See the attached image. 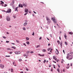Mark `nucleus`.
Listing matches in <instances>:
<instances>
[{
  "instance_id": "f257e3e1",
  "label": "nucleus",
  "mask_w": 73,
  "mask_h": 73,
  "mask_svg": "<svg viewBox=\"0 0 73 73\" xmlns=\"http://www.w3.org/2000/svg\"><path fill=\"white\" fill-rule=\"evenodd\" d=\"M51 20L54 21V23L55 24H56V23L57 22V21H56V19H55V18L54 17H52L51 18Z\"/></svg>"
},
{
  "instance_id": "f03ea898",
  "label": "nucleus",
  "mask_w": 73,
  "mask_h": 73,
  "mask_svg": "<svg viewBox=\"0 0 73 73\" xmlns=\"http://www.w3.org/2000/svg\"><path fill=\"white\" fill-rule=\"evenodd\" d=\"M11 9H8L7 11H6V13H11Z\"/></svg>"
},
{
  "instance_id": "7ed1b4c3",
  "label": "nucleus",
  "mask_w": 73,
  "mask_h": 73,
  "mask_svg": "<svg viewBox=\"0 0 73 73\" xmlns=\"http://www.w3.org/2000/svg\"><path fill=\"white\" fill-rule=\"evenodd\" d=\"M72 58H73V56L71 55H70V56L69 57V58H68V60H72Z\"/></svg>"
},
{
  "instance_id": "20e7f679",
  "label": "nucleus",
  "mask_w": 73,
  "mask_h": 73,
  "mask_svg": "<svg viewBox=\"0 0 73 73\" xmlns=\"http://www.w3.org/2000/svg\"><path fill=\"white\" fill-rule=\"evenodd\" d=\"M6 20L8 21H10V20H11V19H10V18L8 16H7V17Z\"/></svg>"
},
{
  "instance_id": "39448f33",
  "label": "nucleus",
  "mask_w": 73,
  "mask_h": 73,
  "mask_svg": "<svg viewBox=\"0 0 73 73\" xmlns=\"http://www.w3.org/2000/svg\"><path fill=\"white\" fill-rule=\"evenodd\" d=\"M70 56V54H69V53H68L67 55V56L66 57L67 59H68Z\"/></svg>"
},
{
  "instance_id": "423d86ee",
  "label": "nucleus",
  "mask_w": 73,
  "mask_h": 73,
  "mask_svg": "<svg viewBox=\"0 0 73 73\" xmlns=\"http://www.w3.org/2000/svg\"><path fill=\"white\" fill-rule=\"evenodd\" d=\"M0 67L2 69H3V68L4 67V65L2 64H0Z\"/></svg>"
},
{
  "instance_id": "0eeeda50",
  "label": "nucleus",
  "mask_w": 73,
  "mask_h": 73,
  "mask_svg": "<svg viewBox=\"0 0 73 73\" xmlns=\"http://www.w3.org/2000/svg\"><path fill=\"white\" fill-rule=\"evenodd\" d=\"M15 53L16 54H20L21 52L20 51H15Z\"/></svg>"
},
{
  "instance_id": "6e6552de",
  "label": "nucleus",
  "mask_w": 73,
  "mask_h": 73,
  "mask_svg": "<svg viewBox=\"0 0 73 73\" xmlns=\"http://www.w3.org/2000/svg\"><path fill=\"white\" fill-rule=\"evenodd\" d=\"M56 53L57 54H58V50L56 49Z\"/></svg>"
},
{
  "instance_id": "1a4fd4ad",
  "label": "nucleus",
  "mask_w": 73,
  "mask_h": 73,
  "mask_svg": "<svg viewBox=\"0 0 73 73\" xmlns=\"http://www.w3.org/2000/svg\"><path fill=\"white\" fill-rule=\"evenodd\" d=\"M11 5H12V8H13V9H15V5H14L11 4Z\"/></svg>"
},
{
  "instance_id": "9d476101",
  "label": "nucleus",
  "mask_w": 73,
  "mask_h": 73,
  "mask_svg": "<svg viewBox=\"0 0 73 73\" xmlns=\"http://www.w3.org/2000/svg\"><path fill=\"white\" fill-rule=\"evenodd\" d=\"M25 12L26 13L28 12V9H25Z\"/></svg>"
},
{
  "instance_id": "9b49d317",
  "label": "nucleus",
  "mask_w": 73,
  "mask_h": 73,
  "mask_svg": "<svg viewBox=\"0 0 73 73\" xmlns=\"http://www.w3.org/2000/svg\"><path fill=\"white\" fill-rule=\"evenodd\" d=\"M27 24H28V23H27V22H25L24 24L23 25L24 26H26V25H27Z\"/></svg>"
},
{
  "instance_id": "f8f14e48",
  "label": "nucleus",
  "mask_w": 73,
  "mask_h": 73,
  "mask_svg": "<svg viewBox=\"0 0 73 73\" xmlns=\"http://www.w3.org/2000/svg\"><path fill=\"white\" fill-rule=\"evenodd\" d=\"M12 0V2L11 3L12 5H13V4H14V3H15V0Z\"/></svg>"
},
{
  "instance_id": "ddd939ff",
  "label": "nucleus",
  "mask_w": 73,
  "mask_h": 73,
  "mask_svg": "<svg viewBox=\"0 0 73 73\" xmlns=\"http://www.w3.org/2000/svg\"><path fill=\"white\" fill-rule=\"evenodd\" d=\"M19 7H21V8H23V5L21 4L19 5Z\"/></svg>"
},
{
  "instance_id": "4468645a",
  "label": "nucleus",
  "mask_w": 73,
  "mask_h": 73,
  "mask_svg": "<svg viewBox=\"0 0 73 73\" xmlns=\"http://www.w3.org/2000/svg\"><path fill=\"white\" fill-rule=\"evenodd\" d=\"M28 56V54H25L23 55V56H24V57H25V56Z\"/></svg>"
},
{
  "instance_id": "2eb2a0df",
  "label": "nucleus",
  "mask_w": 73,
  "mask_h": 73,
  "mask_svg": "<svg viewBox=\"0 0 73 73\" xmlns=\"http://www.w3.org/2000/svg\"><path fill=\"white\" fill-rule=\"evenodd\" d=\"M23 6H24V7H25V6H26L27 5V4L26 3H23Z\"/></svg>"
},
{
  "instance_id": "dca6fc26",
  "label": "nucleus",
  "mask_w": 73,
  "mask_h": 73,
  "mask_svg": "<svg viewBox=\"0 0 73 73\" xmlns=\"http://www.w3.org/2000/svg\"><path fill=\"white\" fill-rule=\"evenodd\" d=\"M47 21H48V23L49 24V23H50V19L48 20Z\"/></svg>"
},
{
  "instance_id": "f3484780",
  "label": "nucleus",
  "mask_w": 73,
  "mask_h": 73,
  "mask_svg": "<svg viewBox=\"0 0 73 73\" xmlns=\"http://www.w3.org/2000/svg\"><path fill=\"white\" fill-rule=\"evenodd\" d=\"M26 41H28L29 40V38H28V37H26Z\"/></svg>"
},
{
  "instance_id": "a211bd4d",
  "label": "nucleus",
  "mask_w": 73,
  "mask_h": 73,
  "mask_svg": "<svg viewBox=\"0 0 73 73\" xmlns=\"http://www.w3.org/2000/svg\"><path fill=\"white\" fill-rule=\"evenodd\" d=\"M17 8H18V7H17L15 9V11H17V12H18V10H17Z\"/></svg>"
},
{
  "instance_id": "6ab92c4d",
  "label": "nucleus",
  "mask_w": 73,
  "mask_h": 73,
  "mask_svg": "<svg viewBox=\"0 0 73 73\" xmlns=\"http://www.w3.org/2000/svg\"><path fill=\"white\" fill-rule=\"evenodd\" d=\"M60 45L61 46V47H62V42H60Z\"/></svg>"
},
{
  "instance_id": "aec40b11",
  "label": "nucleus",
  "mask_w": 73,
  "mask_h": 73,
  "mask_svg": "<svg viewBox=\"0 0 73 73\" xmlns=\"http://www.w3.org/2000/svg\"><path fill=\"white\" fill-rule=\"evenodd\" d=\"M39 55L40 56H44V54H43V55H41V54H39Z\"/></svg>"
},
{
  "instance_id": "412c9836",
  "label": "nucleus",
  "mask_w": 73,
  "mask_h": 73,
  "mask_svg": "<svg viewBox=\"0 0 73 73\" xmlns=\"http://www.w3.org/2000/svg\"><path fill=\"white\" fill-rule=\"evenodd\" d=\"M26 43L27 44H28V45H29V41L26 42Z\"/></svg>"
},
{
  "instance_id": "4be33fe9",
  "label": "nucleus",
  "mask_w": 73,
  "mask_h": 73,
  "mask_svg": "<svg viewBox=\"0 0 73 73\" xmlns=\"http://www.w3.org/2000/svg\"><path fill=\"white\" fill-rule=\"evenodd\" d=\"M1 3H0V4H4V2H3L2 1H1Z\"/></svg>"
},
{
  "instance_id": "5701e85b",
  "label": "nucleus",
  "mask_w": 73,
  "mask_h": 73,
  "mask_svg": "<svg viewBox=\"0 0 73 73\" xmlns=\"http://www.w3.org/2000/svg\"><path fill=\"white\" fill-rule=\"evenodd\" d=\"M69 33L70 35H73V33L72 32H70Z\"/></svg>"
},
{
  "instance_id": "b1692460",
  "label": "nucleus",
  "mask_w": 73,
  "mask_h": 73,
  "mask_svg": "<svg viewBox=\"0 0 73 73\" xmlns=\"http://www.w3.org/2000/svg\"><path fill=\"white\" fill-rule=\"evenodd\" d=\"M64 37L65 39H66V38L67 37V36H66V35L65 34L64 35Z\"/></svg>"
},
{
  "instance_id": "393cba45",
  "label": "nucleus",
  "mask_w": 73,
  "mask_h": 73,
  "mask_svg": "<svg viewBox=\"0 0 73 73\" xmlns=\"http://www.w3.org/2000/svg\"><path fill=\"white\" fill-rule=\"evenodd\" d=\"M13 17H14V19H16V15L13 16Z\"/></svg>"
},
{
  "instance_id": "a878e982",
  "label": "nucleus",
  "mask_w": 73,
  "mask_h": 73,
  "mask_svg": "<svg viewBox=\"0 0 73 73\" xmlns=\"http://www.w3.org/2000/svg\"><path fill=\"white\" fill-rule=\"evenodd\" d=\"M57 71L58 72V73H60V69H59V68L57 69Z\"/></svg>"
},
{
  "instance_id": "bb28decb",
  "label": "nucleus",
  "mask_w": 73,
  "mask_h": 73,
  "mask_svg": "<svg viewBox=\"0 0 73 73\" xmlns=\"http://www.w3.org/2000/svg\"><path fill=\"white\" fill-rule=\"evenodd\" d=\"M46 20L47 21L49 20H50L49 19L48 17H46Z\"/></svg>"
},
{
  "instance_id": "cd10ccee",
  "label": "nucleus",
  "mask_w": 73,
  "mask_h": 73,
  "mask_svg": "<svg viewBox=\"0 0 73 73\" xmlns=\"http://www.w3.org/2000/svg\"><path fill=\"white\" fill-rule=\"evenodd\" d=\"M11 72H13V69L12 68H11Z\"/></svg>"
},
{
  "instance_id": "c85d7f7f",
  "label": "nucleus",
  "mask_w": 73,
  "mask_h": 73,
  "mask_svg": "<svg viewBox=\"0 0 73 73\" xmlns=\"http://www.w3.org/2000/svg\"><path fill=\"white\" fill-rule=\"evenodd\" d=\"M25 69H26V70H27V71H28V70H29V69H28V68H27L26 67H25Z\"/></svg>"
},
{
  "instance_id": "c756f323",
  "label": "nucleus",
  "mask_w": 73,
  "mask_h": 73,
  "mask_svg": "<svg viewBox=\"0 0 73 73\" xmlns=\"http://www.w3.org/2000/svg\"><path fill=\"white\" fill-rule=\"evenodd\" d=\"M65 45H68V43H67V42L65 41Z\"/></svg>"
},
{
  "instance_id": "7c9ffc66",
  "label": "nucleus",
  "mask_w": 73,
  "mask_h": 73,
  "mask_svg": "<svg viewBox=\"0 0 73 73\" xmlns=\"http://www.w3.org/2000/svg\"><path fill=\"white\" fill-rule=\"evenodd\" d=\"M40 45H38L36 46V47L37 48H39V47H40Z\"/></svg>"
},
{
  "instance_id": "2f4dec72",
  "label": "nucleus",
  "mask_w": 73,
  "mask_h": 73,
  "mask_svg": "<svg viewBox=\"0 0 73 73\" xmlns=\"http://www.w3.org/2000/svg\"><path fill=\"white\" fill-rule=\"evenodd\" d=\"M50 49H51V48H50L48 49V51H49V50H50Z\"/></svg>"
},
{
  "instance_id": "473e14b6",
  "label": "nucleus",
  "mask_w": 73,
  "mask_h": 73,
  "mask_svg": "<svg viewBox=\"0 0 73 73\" xmlns=\"http://www.w3.org/2000/svg\"><path fill=\"white\" fill-rule=\"evenodd\" d=\"M23 30H24V31H26V29H25V28L23 27Z\"/></svg>"
},
{
  "instance_id": "72a5a7b5",
  "label": "nucleus",
  "mask_w": 73,
  "mask_h": 73,
  "mask_svg": "<svg viewBox=\"0 0 73 73\" xmlns=\"http://www.w3.org/2000/svg\"><path fill=\"white\" fill-rule=\"evenodd\" d=\"M43 52H46V50H45V49H43L42 50Z\"/></svg>"
},
{
  "instance_id": "f704fd0d",
  "label": "nucleus",
  "mask_w": 73,
  "mask_h": 73,
  "mask_svg": "<svg viewBox=\"0 0 73 73\" xmlns=\"http://www.w3.org/2000/svg\"><path fill=\"white\" fill-rule=\"evenodd\" d=\"M16 41L17 42L19 43V41L18 40H16Z\"/></svg>"
},
{
  "instance_id": "c9c22d12",
  "label": "nucleus",
  "mask_w": 73,
  "mask_h": 73,
  "mask_svg": "<svg viewBox=\"0 0 73 73\" xmlns=\"http://www.w3.org/2000/svg\"><path fill=\"white\" fill-rule=\"evenodd\" d=\"M30 53V51H28L27 52V53Z\"/></svg>"
},
{
  "instance_id": "e433bc0d",
  "label": "nucleus",
  "mask_w": 73,
  "mask_h": 73,
  "mask_svg": "<svg viewBox=\"0 0 73 73\" xmlns=\"http://www.w3.org/2000/svg\"><path fill=\"white\" fill-rule=\"evenodd\" d=\"M45 62H46V60H44V61L43 62V63L44 64H45Z\"/></svg>"
},
{
  "instance_id": "4c0bfd02",
  "label": "nucleus",
  "mask_w": 73,
  "mask_h": 73,
  "mask_svg": "<svg viewBox=\"0 0 73 73\" xmlns=\"http://www.w3.org/2000/svg\"><path fill=\"white\" fill-rule=\"evenodd\" d=\"M11 48H13V49H16V47H14L13 46H12Z\"/></svg>"
},
{
  "instance_id": "58836bf2",
  "label": "nucleus",
  "mask_w": 73,
  "mask_h": 73,
  "mask_svg": "<svg viewBox=\"0 0 73 73\" xmlns=\"http://www.w3.org/2000/svg\"><path fill=\"white\" fill-rule=\"evenodd\" d=\"M66 68L67 69H69V66H67Z\"/></svg>"
},
{
  "instance_id": "ea45409f",
  "label": "nucleus",
  "mask_w": 73,
  "mask_h": 73,
  "mask_svg": "<svg viewBox=\"0 0 73 73\" xmlns=\"http://www.w3.org/2000/svg\"><path fill=\"white\" fill-rule=\"evenodd\" d=\"M57 42L59 44H60V41L59 40H58Z\"/></svg>"
},
{
  "instance_id": "a19ab883",
  "label": "nucleus",
  "mask_w": 73,
  "mask_h": 73,
  "mask_svg": "<svg viewBox=\"0 0 73 73\" xmlns=\"http://www.w3.org/2000/svg\"><path fill=\"white\" fill-rule=\"evenodd\" d=\"M53 59H55L56 58V57H55L54 56L53 57Z\"/></svg>"
},
{
  "instance_id": "79ce46f5",
  "label": "nucleus",
  "mask_w": 73,
  "mask_h": 73,
  "mask_svg": "<svg viewBox=\"0 0 73 73\" xmlns=\"http://www.w3.org/2000/svg\"><path fill=\"white\" fill-rule=\"evenodd\" d=\"M31 53H34V52H33V51H31L30 52Z\"/></svg>"
},
{
  "instance_id": "37998d69",
  "label": "nucleus",
  "mask_w": 73,
  "mask_h": 73,
  "mask_svg": "<svg viewBox=\"0 0 73 73\" xmlns=\"http://www.w3.org/2000/svg\"><path fill=\"white\" fill-rule=\"evenodd\" d=\"M21 60H22V59H20L19 60V61H21Z\"/></svg>"
},
{
  "instance_id": "c03bdc74",
  "label": "nucleus",
  "mask_w": 73,
  "mask_h": 73,
  "mask_svg": "<svg viewBox=\"0 0 73 73\" xmlns=\"http://www.w3.org/2000/svg\"><path fill=\"white\" fill-rule=\"evenodd\" d=\"M3 38H6V37H5V36H3Z\"/></svg>"
},
{
  "instance_id": "a18cd8bd",
  "label": "nucleus",
  "mask_w": 73,
  "mask_h": 73,
  "mask_svg": "<svg viewBox=\"0 0 73 73\" xmlns=\"http://www.w3.org/2000/svg\"><path fill=\"white\" fill-rule=\"evenodd\" d=\"M27 14H28V13H25V14H24V15L25 16V15H27Z\"/></svg>"
},
{
  "instance_id": "49530a36",
  "label": "nucleus",
  "mask_w": 73,
  "mask_h": 73,
  "mask_svg": "<svg viewBox=\"0 0 73 73\" xmlns=\"http://www.w3.org/2000/svg\"><path fill=\"white\" fill-rule=\"evenodd\" d=\"M32 35L33 36H34V35H35V33H33V34H32Z\"/></svg>"
},
{
  "instance_id": "de8ad7c7",
  "label": "nucleus",
  "mask_w": 73,
  "mask_h": 73,
  "mask_svg": "<svg viewBox=\"0 0 73 73\" xmlns=\"http://www.w3.org/2000/svg\"><path fill=\"white\" fill-rule=\"evenodd\" d=\"M53 49H52L50 50V52H52V50Z\"/></svg>"
},
{
  "instance_id": "09e8293b",
  "label": "nucleus",
  "mask_w": 73,
  "mask_h": 73,
  "mask_svg": "<svg viewBox=\"0 0 73 73\" xmlns=\"http://www.w3.org/2000/svg\"><path fill=\"white\" fill-rule=\"evenodd\" d=\"M7 5L5 4V5L4 6V7H7Z\"/></svg>"
},
{
  "instance_id": "8fccbe9b",
  "label": "nucleus",
  "mask_w": 73,
  "mask_h": 73,
  "mask_svg": "<svg viewBox=\"0 0 73 73\" xmlns=\"http://www.w3.org/2000/svg\"><path fill=\"white\" fill-rule=\"evenodd\" d=\"M2 12H7V11H5V10H3V11L2 10Z\"/></svg>"
},
{
  "instance_id": "3c124183",
  "label": "nucleus",
  "mask_w": 73,
  "mask_h": 73,
  "mask_svg": "<svg viewBox=\"0 0 73 73\" xmlns=\"http://www.w3.org/2000/svg\"><path fill=\"white\" fill-rule=\"evenodd\" d=\"M6 42H7V43H8V42H9V41H6Z\"/></svg>"
},
{
  "instance_id": "603ef678",
  "label": "nucleus",
  "mask_w": 73,
  "mask_h": 73,
  "mask_svg": "<svg viewBox=\"0 0 73 73\" xmlns=\"http://www.w3.org/2000/svg\"><path fill=\"white\" fill-rule=\"evenodd\" d=\"M65 70H64V69H63V71L64 72H65Z\"/></svg>"
},
{
  "instance_id": "864d4df0",
  "label": "nucleus",
  "mask_w": 73,
  "mask_h": 73,
  "mask_svg": "<svg viewBox=\"0 0 73 73\" xmlns=\"http://www.w3.org/2000/svg\"><path fill=\"white\" fill-rule=\"evenodd\" d=\"M7 50H10V48H8L7 49Z\"/></svg>"
},
{
  "instance_id": "5fc2aeb1",
  "label": "nucleus",
  "mask_w": 73,
  "mask_h": 73,
  "mask_svg": "<svg viewBox=\"0 0 73 73\" xmlns=\"http://www.w3.org/2000/svg\"><path fill=\"white\" fill-rule=\"evenodd\" d=\"M50 70H51V72H52V71H53V69H51Z\"/></svg>"
},
{
  "instance_id": "6e6d98bb",
  "label": "nucleus",
  "mask_w": 73,
  "mask_h": 73,
  "mask_svg": "<svg viewBox=\"0 0 73 73\" xmlns=\"http://www.w3.org/2000/svg\"><path fill=\"white\" fill-rule=\"evenodd\" d=\"M10 54H12V52H9Z\"/></svg>"
},
{
  "instance_id": "4d7b16f0",
  "label": "nucleus",
  "mask_w": 73,
  "mask_h": 73,
  "mask_svg": "<svg viewBox=\"0 0 73 73\" xmlns=\"http://www.w3.org/2000/svg\"><path fill=\"white\" fill-rule=\"evenodd\" d=\"M50 44H48V46H50Z\"/></svg>"
},
{
  "instance_id": "13d9d810",
  "label": "nucleus",
  "mask_w": 73,
  "mask_h": 73,
  "mask_svg": "<svg viewBox=\"0 0 73 73\" xmlns=\"http://www.w3.org/2000/svg\"><path fill=\"white\" fill-rule=\"evenodd\" d=\"M5 56V57H10V56Z\"/></svg>"
},
{
  "instance_id": "bf43d9fd",
  "label": "nucleus",
  "mask_w": 73,
  "mask_h": 73,
  "mask_svg": "<svg viewBox=\"0 0 73 73\" xmlns=\"http://www.w3.org/2000/svg\"><path fill=\"white\" fill-rule=\"evenodd\" d=\"M62 61L63 62H64V60L63 59L62 60Z\"/></svg>"
},
{
  "instance_id": "052dcab7",
  "label": "nucleus",
  "mask_w": 73,
  "mask_h": 73,
  "mask_svg": "<svg viewBox=\"0 0 73 73\" xmlns=\"http://www.w3.org/2000/svg\"><path fill=\"white\" fill-rule=\"evenodd\" d=\"M33 12L34 13H35V14H36V12H35V11H33Z\"/></svg>"
},
{
  "instance_id": "680f3d73",
  "label": "nucleus",
  "mask_w": 73,
  "mask_h": 73,
  "mask_svg": "<svg viewBox=\"0 0 73 73\" xmlns=\"http://www.w3.org/2000/svg\"><path fill=\"white\" fill-rule=\"evenodd\" d=\"M63 52L64 53H65V51L64 50H63Z\"/></svg>"
},
{
  "instance_id": "e2e57ef3",
  "label": "nucleus",
  "mask_w": 73,
  "mask_h": 73,
  "mask_svg": "<svg viewBox=\"0 0 73 73\" xmlns=\"http://www.w3.org/2000/svg\"><path fill=\"white\" fill-rule=\"evenodd\" d=\"M23 45H25V46H26V44H25L24 43Z\"/></svg>"
},
{
  "instance_id": "0e129e2a",
  "label": "nucleus",
  "mask_w": 73,
  "mask_h": 73,
  "mask_svg": "<svg viewBox=\"0 0 73 73\" xmlns=\"http://www.w3.org/2000/svg\"><path fill=\"white\" fill-rule=\"evenodd\" d=\"M72 63H71V64H70V66H72Z\"/></svg>"
},
{
  "instance_id": "69168bd1",
  "label": "nucleus",
  "mask_w": 73,
  "mask_h": 73,
  "mask_svg": "<svg viewBox=\"0 0 73 73\" xmlns=\"http://www.w3.org/2000/svg\"><path fill=\"white\" fill-rule=\"evenodd\" d=\"M50 37H52V34H50Z\"/></svg>"
},
{
  "instance_id": "338daca9",
  "label": "nucleus",
  "mask_w": 73,
  "mask_h": 73,
  "mask_svg": "<svg viewBox=\"0 0 73 73\" xmlns=\"http://www.w3.org/2000/svg\"><path fill=\"white\" fill-rule=\"evenodd\" d=\"M24 73V72H23V71L21 72H20V73Z\"/></svg>"
},
{
  "instance_id": "774afa93",
  "label": "nucleus",
  "mask_w": 73,
  "mask_h": 73,
  "mask_svg": "<svg viewBox=\"0 0 73 73\" xmlns=\"http://www.w3.org/2000/svg\"><path fill=\"white\" fill-rule=\"evenodd\" d=\"M0 17L1 18H1H2V16L0 15Z\"/></svg>"
}]
</instances>
